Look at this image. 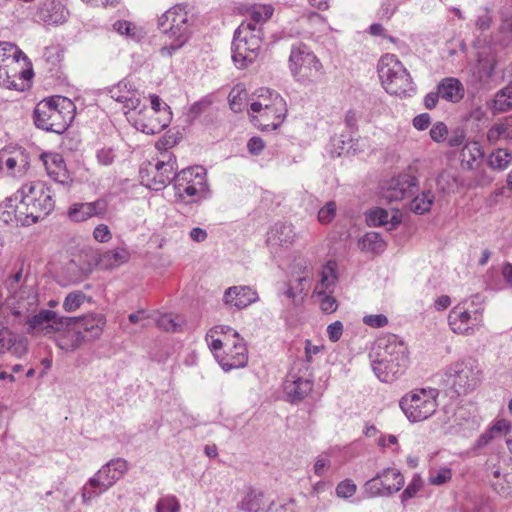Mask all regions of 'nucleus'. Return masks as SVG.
Masks as SVG:
<instances>
[{"mask_svg":"<svg viewBox=\"0 0 512 512\" xmlns=\"http://www.w3.org/2000/svg\"><path fill=\"white\" fill-rule=\"evenodd\" d=\"M44 165L47 174L52 178L56 184L69 188L72 183V178L66 169L64 159L60 154H44Z\"/></svg>","mask_w":512,"mask_h":512,"instance_id":"a211bd4d","label":"nucleus"},{"mask_svg":"<svg viewBox=\"0 0 512 512\" xmlns=\"http://www.w3.org/2000/svg\"><path fill=\"white\" fill-rule=\"evenodd\" d=\"M452 477V472L449 468H441L430 475V483L433 485H442L448 482Z\"/></svg>","mask_w":512,"mask_h":512,"instance_id":"0e129e2a","label":"nucleus"},{"mask_svg":"<svg viewBox=\"0 0 512 512\" xmlns=\"http://www.w3.org/2000/svg\"><path fill=\"white\" fill-rule=\"evenodd\" d=\"M176 158L168 155L167 159L158 160L155 164L149 162L147 167L140 169L141 178L146 186L159 191L165 188L172 180L176 181Z\"/></svg>","mask_w":512,"mask_h":512,"instance_id":"f8f14e48","label":"nucleus"},{"mask_svg":"<svg viewBox=\"0 0 512 512\" xmlns=\"http://www.w3.org/2000/svg\"><path fill=\"white\" fill-rule=\"evenodd\" d=\"M436 88L441 99L452 103L459 102L464 97L465 93L463 84L453 77L442 79Z\"/></svg>","mask_w":512,"mask_h":512,"instance_id":"cd10ccee","label":"nucleus"},{"mask_svg":"<svg viewBox=\"0 0 512 512\" xmlns=\"http://www.w3.org/2000/svg\"><path fill=\"white\" fill-rule=\"evenodd\" d=\"M129 258V251L124 247H118L99 254L96 264L101 269L110 270L128 262Z\"/></svg>","mask_w":512,"mask_h":512,"instance_id":"bb28decb","label":"nucleus"},{"mask_svg":"<svg viewBox=\"0 0 512 512\" xmlns=\"http://www.w3.org/2000/svg\"><path fill=\"white\" fill-rule=\"evenodd\" d=\"M274 9L270 5H259L254 6L251 12V23L256 26L257 30H260L258 24L265 22L273 15Z\"/></svg>","mask_w":512,"mask_h":512,"instance_id":"a18cd8bd","label":"nucleus"},{"mask_svg":"<svg viewBox=\"0 0 512 512\" xmlns=\"http://www.w3.org/2000/svg\"><path fill=\"white\" fill-rule=\"evenodd\" d=\"M316 294L320 301V308L324 313H333L337 310V300L330 295L331 293L325 292V290H318Z\"/></svg>","mask_w":512,"mask_h":512,"instance_id":"8fccbe9b","label":"nucleus"},{"mask_svg":"<svg viewBox=\"0 0 512 512\" xmlns=\"http://www.w3.org/2000/svg\"><path fill=\"white\" fill-rule=\"evenodd\" d=\"M66 316H59L57 312L49 309H41L38 313L30 314L23 326H26L27 334H39L42 336L54 335L67 325Z\"/></svg>","mask_w":512,"mask_h":512,"instance_id":"ddd939ff","label":"nucleus"},{"mask_svg":"<svg viewBox=\"0 0 512 512\" xmlns=\"http://www.w3.org/2000/svg\"><path fill=\"white\" fill-rule=\"evenodd\" d=\"M493 22V17L491 15V11L486 7L484 8L483 14L479 15L476 19L475 26L476 29L485 32L490 29Z\"/></svg>","mask_w":512,"mask_h":512,"instance_id":"052dcab7","label":"nucleus"},{"mask_svg":"<svg viewBox=\"0 0 512 512\" xmlns=\"http://www.w3.org/2000/svg\"><path fill=\"white\" fill-rule=\"evenodd\" d=\"M307 277L302 276L298 277L294 282L290 281L289 283L285 284L286 289L284 290L283 294L291 299L295 304H298L303 297L301 294L304 291L303 283L306 281Z\"/></svg>","mask_w":512,"mask_h":512,"instance_id":"a19ab883","label":"nucleus"},{"mask_svg":"<svg viewBox=\"0 0 512 512\" xmlns=\"http://www.w3.org/2000/svg\"><path fill=\"white\" fill-rule=\"evenodd\" d=\"M482 380V370L477 360L467 358L447 366L441 384L451 393L466 395L478 387Z\"/></svg>","mask_w":512,"mask_h":512,"instance_id":"39448f33","label":"nucleus"},{"mask_svg":"<svg viewBox=\"0 0 512 512\" xmlns=\"http://www.w3.org/2000/svg\"><path fill=\"white\" fill-rule=\"evenodd\" d=\"M439 391L435 388L415 389L404 395L400 408L411 422H420L431 417L437 409Z\"/></svg>","mask_w":512,"mask_h":512,"instance_id":"9d476101","label":"nucleus"},{"mask_svg":"<svg viewBox=\"0 0 512 512\" xmlns=\"http://www.w3.org/2000/svg\"><path fill=\"white\" fill-rule=\"evenodd\" d=\"M369 497L390 496L399 491V486H390L387 480H381L378 473L364 484Z\"/></svg>","mask_w":512,"mask_h":512,"instance_id":"c756f323","label":"nucleus"},{"mask_svg":"<svg viewBox=\"0 0 512 512\" xmlns=\"http://www.w3.org/2000/svg\"><path fill=\"white\" fill-rule=\"evenodd\" d=\"M262 498L261 492L251 491L240 502L239 508L244 512H259L262 509Z\"/></svg>","mask_w":512,"mask_h":512,"instance_id":"ea45409f","label":"nucleus"},{"mask_svg":"<svg viewBox=\"0 0 512 512\" xmlns=\"http://www.w3.org/2000/svg\"><path fill=\"white\" fill-rule=\"evenodd\" d=\"M361 251L374 254L382 253L386 248V242L377 232H367L358 242Z\"/></svg>","mask_w":512,"mask_h":512,"instance_id":"2f4dec72","label":"nucleus"},{"mask_svg":"<svg viewBox=\"0 0 512 512\" xmlns=\"http://www.w3.org/2000/svg\"><path fill=\"white\" fill-rule=\"evenodd\" d=\"M270 108L274 113H287L286 101L278 92L269 88H260L256 100L250 104V110L260 112L262 109Z\"/></svg>","mask_w":512,"mask_h":512,"instance_id":"f3484780","label":"nucleus"},{"mask_svg":"<svg viewBox=\"0 0 512 512\" xmlns=\"http://www.w3.org/2000/svg\"><path fill=\"white\" fill-rule=\"evenodd\" d=\"M422 487V480L420 476L415 475L411 482L408 484V486L405 488V490L401 494V501L402 503H405L407 500L413 498L421 489Z\"/></svg>","mask_w":512,"mask_h":512,"instance_id":"6e6d98bb","label":"nucleus"},{"mask_svg":"<svg viewBox=\"0 0 512 512\" xmlns=\"http://www.w3.org/2000/svg\"><path fill=\"white\" fill-rule=\"evenodd\" d=\"M512 108V85L498 91L493 100V109L495 112H505Z\"/></svg>","mask_w":512,"mask_h":512,"instance_id":"e433bc0d","label":"nucleus"},{"mask_svg":"<svg viewBox=\"0 0 512 512\" xmlns=\"http://www.w3.org/2000/svg\"><path fill=\"white\" fill-rule=\"evenodd\" d=\"M406 346L395 335L379 339L371 354L372 369L382 382H393L408 366Z\"/></svg>","mask_w":512,"mask_h":512,"instance_id":"f03ea898","label":"nucleus"},{"mask_svg":"<svg viewBox=\"0 0 512 512\" xmlns=\"http://www.w3.org/2000/svg\"><path fill=\"white\" fill-rule=\"evenodd\" d=\"M254 113V115H251V122L262 131L276 130L287 115V113H274L271 108Z\"/></svg>","mask_w":512,"mask_h":512,"instance_id":"a878e982","label":"nucleus"},{"mask_svg":"<svg viewBox=\"0 0 512 512\" xmlns=\"http://www.w3.org/2000/svg\"><path fill=\"white\" fill-rule=\"evenodd\" d=\"M12 58L13 62H19L20 59L28 60V57L15 44L10 42H0V61L5 62Z\"/></svg>","mask_w":512,"mask_h":512,"instance_id":"4c0bfd02","label":"nucleus"},{"mask_svg":"<svg viewBox=\"0 0 512 512\" xmlns=\"http://www.w3.org/2000/svg\"><path fill=\"white\" fill-rule=\"evenodd\" d=\"M369 226H388V230L394 229L400 224L401 219L397 212L390 216L389 212L382 208L371 210L366 217Z\"/></svg>","mask_w":512,"mask_h":512,"instance_id":"c85d7f7f","label":"nucleus"},{"mask_svg":"<svg viewBox=\"0 0 512 512\" xmlns=\"http://www.w3.org/2000/svg\"><path fill=\"white\" fill-rule=\"evenodd\" d=\"M156 512H180V503L175 496H165L158 500Z\"/></svg>","mask_w":512,"mask_h":512,"instance_id":"3c124183","label":"nucleus"},{"mask_svg":"<svg viewBox=\"0 0 512 512\" xmlns=\"http://www.w3.org/2000/svg\"><path fill=\"white\" fill-rule=\"evenodd\" d=\"M258 300L256 291L249 286L229 287L223 297L225 305L236 309H244Z\"/></svg>","mask_w":512,"mask_h":512,"instance_id":"6ab92c4d","label":"nucleus"},{"mask_svg":"<svg viewBox=\"0 0 512 512\" xmlns=\"http://www.w3.org/2000/svg\"><path fill=\"white\" fill-rule=\"evenodd\" d=\"M313 388L311 378H303L296 374H290L284 382V391L288 401L298 403L302 401Z\"/></svg>","mask_w":512,"mask_h":512,"instance_id":"aec40b11","label":"nucleus"},{"mask_svg":"<svg viewBox=\"0 0 512 512\" xmlns=\"http://www.w3.org/2000/svg\"><path fill=\"white\" fill-rule=\"evenodd\" d=\"M418 180L410 174H400L392 178L388 187L383 191V198L389 203L400 201L415 193Z\"/></svg>","mask_w":512,"mask_h":512,"instance_id":"dca6fc26","label":"nucleus"},{"mask_svg":"<svg viewBox=\"0 0 512 512\" xmlns=\"http://www.w3.org/2000/svg\"><path fill=\"white\" fill-rule=\"evenodd\" d=\"M487 139L493 144L500 139H512V115L493 125L487 132Z\"/></svg>","mask_w":512,"mask_h":512,"instance_id":"473e14b6","label":"nucleus"},{"mask_svg":"<svg viewBox=\"0 0 512 512\" xmlns=\"http://www.w3.org/2000/svg\"><path fill=\"white\" fill-rule=\"evenodd\" d=\"M213 101L209 96L201 98L199 101L192 104L189 110V115L193 118L201 115L206 109L212 105Z\"/></svg>","mask_w":512,"mask_h":512,"instance_id":"13d9d810","label":"nucleus"},{"mask_svg":"<svg viewBox=\"0 0 512 512\" xmlns=\"http://www.w3.org/2000/svg\"><path fill=\"white\" fill-rule=\"evenodd\" d=\"M261 42V30L251 22H243L234 32L231 45L235 65L243 69L252 64L258 57Z\"/></svg>","mask_w":512,"mask_h":512,"instance_id":"423d86ee","label":"nucleus"},{"mask_svg":"<svg viewBox=\"0 0 512 512\" xmlns=\"http://www.w3.org/2000/svg\"><path fill=\"white\" fill-rule=\"evenodd\" d=\"M379 78L385 90L394 95L413 91V81L407 69L393 54L382 56L378 63Z\"/></svg>","mask_w":512,"mask_h":512,"instance_id":"1a4fd4ad","label":"nucleus"},{"mask_svg":"<svg viewBox=\"0 0 512 512\" xmlns=\"http://www.w3.org/2000/svg\"><path fill=\"white\" fill-rule=\"evenodd\" d=\"M0 86L7 89H17L14 76L9 74L7 65L2 64L0 61Z\"/></svg>","mask_w":512,"mask_h":512,"instance_id":"bf43d9fd","label":"nucleus"},{"mask_svg":"<svg viewBox=\"0 0 512 512\" xmlns=\"http://www.w3.org/2000/svg\"><path fill=\"white\" fill-rule=\"evenodd\" d=\"M2 162L10 172L14 171L16 167L18 168L16 172H13L14 176L24 175L28 166V161L23 153H18L16 156H5Z\"/></svg>","mask_w":512,"mask_h":512,"instance_id":"58836bf2","label":"nucleus"},{"mask_svg":"<svg viewBox=\"0 0 512 512\" xmlns=\"http://www.w3.org/2000/svg\"><path fill=\"white\" fill-rule=\"evenodd\" d=\"M75 109L74 103L63 96L44 99L34 109V123L39 129L61 134L73 121Z\"/></svg>","mask_w":512,"mask_h":512,"instance_id":"20e7f679","label":"nucleus"},{"mask_svg":"<svg viewBox=\"0 0 512 512\" xmlns=\"http://www.w3.org/2000/svg\"><path fill=\"white\" fill-rule=\"evenodd\" d=\"M206 171L203 167L196 166L181 170L176 176L175 188L180 196H202L208 191L205 180Z\"/></svg>","mask_w":512,"mask_h":512,"instance_id":"2eb2a0df","label":"nucleus"},{"mask_svg":"<svg viewBox=\"0 0 512 512\" xmlns=\"http://www.w3.org/2000/svg\"><path fill=\"white\" fill-rule=\"evenodd\" d=\"M113 470L106 464L89 479L88 485L91 488H98L99 493H104L110 487H112L117 481V477L112 473Z\"/></svg>","mask_w":512,"mask_h":512,"instance_id":"7c9ffc66","label":"nucleus"},{"mask_svg":"<svg viewBox=\"0 0 512 512\" xmlns=\"http://www.w3.org/2000/svg\"><path fill=\"white\" fill-rule=\"evenodd\" d=\"M336 281V263L329 261L321 271L320 283L316 286L315 292H318V290H325V292L332 293Z\"/></svg>","mask_w":512,"mask_h":512,"instance_id":"f704fd0d","label":"nucleus"},{"mask_svg":"<svg viewBox=\"0 0 512 512\" xmlns=\"http://www.w3.org/2000/svg\"><path fill=\"white\" fill-rule=\"evenodd\" d=\"M511 161V154L505 149H498L491 154L489 164L493 169L503 170Z\"/></svg>","mask_w":512,"mask_h":512,"instance_id":"49530a36","label":"nucleus"},{"mask_svg":"<svg viewBox=\"0 0 512 512\" xmlns=\"http://www.w3.org/2000/svg\"><path fill=\"white\" fill-rule=\"evenodd\" d=\"M113 27H114L115 31H117L119 34L129 36L132 39H136V34H135L136 28H135V25L132 24L131 22H128L125 20H119L113 24Z\"/></svg>","mask_w":512,"mask_h":512,"instance_id":"680f3d73","label":"nucleus"},{"mask_svg":"<svg viewBox=\"0 0 512 512\" xmlns=\"http://www.w3.org/2000/svg\"><path fill=\"white\" fill-rule=\"evenodd\" d=\"M38 14L40 19L48 24H61L66 21L68 12L56 0H41Z\"/></svg>","mask_w":512,"mask_h":512,"instance_id":"b1692460","label":"nucleus"},{"mask_svg":"<svg viewBox=\"0 0 512 512\" xmlns=\"http://www.w3.org/2000/svg\"><path fill=\"white\" fill-rule=\"evenodd\" d=\"M156 325L160 329L167 332H178L180 331V323L176 321V318L171 314L161 315L156 320Z\"/></svg>","mask_w":512,"mask_h":512,"instance_id":"603ef678","label":"nucleus"},{"mask_svg":"<svg viewBox=\"0 0 512 512\" xmlns=\"http://www.w3.org/2000/svg\"><path fill=\"white\" fill-rule=\"evenodd\" d=\"M106 465L110 466V469L113 470L112 473H114L118 480L126 473L128 469L127 461L123 458L113 459Z\"/></svg>","mask_w":512,"mask_h":512,"instance_id":"69168bd1","label":"nucleus"},{"mask_svg":"<svg viewBox=\"0 0 512 512\" xmlns=\"http://www.w3.org/2000/svg\"><path fill=\"white\" fill-rule=\"evenodd\" d=\"M5 287L8 292H14L22 287H34V285L27 284V276L23 275V265L11 276L5 280Z\"/></svg>","mask_w":512,"mask_h":512,"instance_id":"79ce46f5","label":"nucleus"},{"mask_svg":"<svg viewBox=\"0 0 512 512\" xmlns=\"http://www.w3.org/2000/svg\"><path fill=\"white\" fill-rule=\"evenodd\" d=\"M67 325H63L55 339L58 348L65 352H74L84 343L100 337L105 326V317L91 314L83 317H67Z\"/></svg>","mask_w":512,"mask_h":512,"instance_id":"7ed1b4c3","label":"nucleus"},{"mask_svg":"<svg viewBox=\"0 0 512 512\" xmlns=\"http://www.w3.org/2000/svg\"><path fill=\"white\" fill-rule=\"evenodd\" d=\"M193 16L186 4H176L158 17L159 31L171 41L187 42L192 33Z\"/></svg>","mask_w":512,"mask_h":512,"instance_id":"6e6552de","label":"nucleus"},{"mask_svg":"<svg viewBox=\"0 0 512 512\" xmlns=\"http://www.w3.org/2000/svg\"><path fill=\"white\" fill-rule=\"evenodd\" d=\"M448 323L454 333L472 335L483 325V311L480 308L469 310L464 304H458L450 310Z\"/></svg>","mask_w":512,"mask_h":512,"instance_id":"4468645a","label":"nucleus"},{"mask_svg":"<svg viewBox=\"0 0 512 512\" xmlns=\"http://www.w3.org/2000/svg\"><path fill=\"white\" fill-rule=\"evenodd\" d=\"M15 202V194L13 197L6 200V209H0V219L6 224H15L16 226H19L21 225V221L18 219V216H16L15 207L17 204H14Z\"/></svg>","mask_w":512,"mask_h":512,"instance_id":"c03bdc74","label":"nucleus"},{"mask_svg":"<svg viewBox=\"0 0 512 512\" xmlns=\"http://www.w3.org/2000/svg\"><path fill=\"white\" fill-rule=\"evenodd\" d=\"M88 202L73 204L68 212L69 218L75 222H82L91 218Z\"/></svg>","mask_w":512,"mask_h":512,"instance_id":"de8ad7c7","label":"nucleus"},{"mask_svg":"<svg viewBox=\"0 0 512 512\" xmlns=\"http://www.w3.org/2000/svg\"><path fill=\"white\" fill-rule=\"evenodd\" d=\"M7 305L11 313V325L22 326L23 321L37 311L38 291L35 287H22V289L10 292L7 297Z\"/></svg>","mask_w":512,"mask_h":512,"instance_id":"9b49d317","label":"nucleus"},{"mask_svg":"<svg viewBox=\"0 0 512 512\" xmlns=\"http://www.w3.org/2000/svg\"><path fill=\"white\" fill-rule=\"evenodd\" d=\"M356 485L353 481L346 479L341 481L336 487V494L340 498L352 497L356 492Z\"/></svg>","mask_w":512,"mask_h":512,"instance_id":"4d7b16f0","label":"nucleus"},{"mask_svg":"<svg viewBox=\"0 0 512 512\" xmlns=\"http://www.w3.org/2000/svg\"><path fill=\"white\" fill-rule=\"evenodd\" d=\"M363 322L372 328H382L388 324V318L383 314H371L364 316Z\"/></svg>","mask_w":512,"mask_h":512,"instance_id":"774afa93","label":"nucleus"},{"mask_svg":"<svg viewBox=\"0 0 512 512\" xmlns=\"http://www.w3.org/2000/svg\"><path fill=\"white\" fill-rule=\"evenodd\" d=\"M434 198L430 190L423 191L412 200L410 204L411 211L420 215L430 211Z\"/></svg>","mask_w":512,"mask_h":512,"instance_id":"c9c22d12","label":"nucleus"},{"mask_svg":"<svg viewBox=\"0 0 512 512\" xmlns=\"http://www.w3.org/2000/svg\"><path fill=\"white\" fill-rule=\"evenodd\" d=\"M381 480H387L390 483V486H399V491L403 488L405 484L404 476L401 472L393 467H388L378 472Z\"/></svg>","mask_w":512,"mask_h":512,"instance_id":"37998d69","label":"nucleus"},{"mask_svg":"<svg viewBox=\"0 0 512 512\" xmlns=\"http://www.w3.org/2000/svg\"><path fill=\"white\" fill-rule=\"evenodd\" d=\"M337 211V205L334 201L327 202L318 212V221L321 224H328L330 223Z\"/></svg>","mask_w":512,"mask_h":512,"instance_id":"5fc2aeb1","label":"nucleus"},{"mask_svg":"<svg viewBox=\"0 0 512 512\" xmlns=\"http://www.w3.org/2000/svg\"><path fill=\"white\" fill-rule=\"evenodd\" d=\"M85 298V294L81 291L70 292L64 299L63 309L66 312H74L83 304Z\"/></svg>","mask_w":512,"mask_h":512,"instance_id":"09e8293b","label":"nucleus"},{"mask_svg":"<svg viewBox=\"0 0 512 512\" xmlns=\"http://www.w3.org/2000/svg\"><path fill=\"white\" fill-rule=\"evenodd\" d=\"M15 201H18L15 212L21 221V226L37 223L55 206L51 187L41 181L24 184L15 193Z\"/></svg>","mask_w":512,"mask_h":512,"instance_id":"f257e3e1","label":"nucleus"},{"mask_svg":"<svg viewBox=\"0 0 512 512\" xmlns=\"http://www.w3.org/2000/svg\"><path fill=\"white\" fill-rule=\"evenodd\" d=\"M242 93L243 90L239 88H233L232 91L229 93V106L231 110H233L234 112H240L242 110Z\"/></svg>","mask_w":512,"mask_h":512,"instance_id":"338daca9","label":"nucleus"},{"mask_svg":"<svg viewBox=\"0 0 512 512\" xmlns=\"http://www.w3.org/2000/svg\"><path fill=\"white\" fill-rule=\"evenodd\" d=\"M170 119L171 112L169 111V106L164 105V115H155L154 113H150L146 121L142 119H136L135 127L145 134L154 135L165 129L169 125Z\"/></svg>","mask_w":512,"mask_h":512,"instance_id":"5701e85b","label":"nucleus"},{"mask_svg":"<svg viewBox=\"0 0 512 512\" xmlns=\"http://www.w3.org/2000/svg\"><path fill=\"white\" fill-rule=\"evenodd\" d=\"M110 97L123 104L128 110H135L140 106L141 100L137 90L124 79L109 89Z\"/></svg>","mask_w":512,"mask_h":512,"instance_id":"412c9836","label":"nucleus"},{"mask_svg":"<svg viewBox=\"0 0 512 512\" xmlns=\"http://www.w3.org/2000/svg\"><path fill=\"white\" fill-rule=\"evenodd\" d=\"M289 67L294 79L303 85L317 83L324 75L321 62L304 44L292 47Z\"/></svg>","mask_w":512,"mask_h":512,"instance_id":"0eeeda50","label":"nucleus"},{"mask_svg":"<svg viewBox=\"0 0 512 512\" xmlns=\"http://www.w3.org/2000/svg\"><path fill=\"white\" fill-rule=\"evenodd\" d=\"M448 135V128L445 123L437 122L430 129V137L435 142H442Z\"/></svg>","mask_w":512,"mask_h":512,"instance_id":"e2e57ef3","label":"nucleus"},{"mask_svg":"<svg viewBox=\"0 0 512 512\" xmlns=\"http://www.w3.org/2000/svg\"><path fill=\"white\" fill-rule=\"evenodd\" d=\"M227 331L232 332L233 336L237 338V342L233 344L228 360H222L220 362L221 367L224 371H230L232 369L244 367L248 361L247 348L242 340L239 339L238 332L234 331L230 327H226Z\"/></svg>","mask_w":512,"mask_h":512,"instance_id":"4be33fe9","label":"nucleus"},{"mask_svg":"<svg viewBox=\"0 0 512 512\" xmlns=\"http://www.w3.org/2000/svg\"><path fill=\"white\" fill-rule=\"evenodd\" d=\"M293 227L288 223H276L267 233V244L272 248L288 247L294 241Z\"/></svg>","mask_w":512,"mask_h":512,"instance_id":"393cba45","label":"nucleus"},{"mask_svg":"<svg viewBox=\"0 0 512 512\" xmlns=\"http://www.w3.org/2000/svg\"><path fill=\"white\" fill-rule=\"evenodd\" d=\"M510 429H511V425H510L509 421H507L505 419L498 420L492 426V428L490 429V431L488 433L483 434L480 437V440L484 441L485 443H487L489 439L494 437V434H496V433L506 434V433H508L510 431Z\"/></svg>","mask_w":512,"mask_h":512,"instance_id":"864d4df0","label":"nucleus"},{"mask_svg":"<svg viewBox=\"0 0 512 512\" xmlns=\"http://www.w3.org/2000/svg\"><path fill=\"white\" fill-rule=\"evenodd\" d=\"M10 351L13 355L20 357L24 351L21 343L16 342V338L8 328L0 329V354Z\"/></svg>","mask_w":512,"mask_h":512,"instance_id":"72a5a7b5","label":"nucleus"}]
</instances>
